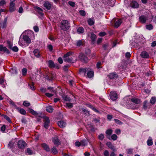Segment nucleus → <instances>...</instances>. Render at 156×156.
I'll list each match as a JSON object with an SVG mask.
<instances>
[{"label": "nucleus", "mask_w": 156, "mask_h": 156, "mask_svg": "<svg viewBox=\"0 0 156 156\" xmlns=\"http://www.w3.org/2000/svg\"><path fill=\"white\" fill-rule=\"evenodd\" d=\"M69 27V23L68 21L64 20L62 21L61 28L62 30L66 31L68 30Z\"/></svg>", "instance_id": "f257e3e1"}, {"label": "nucleus", "mask_w": 156, "mask_h": 156, "mask_svg": "<svg viewBox=\"0 0 156 156\" xmlns=\"http://www.w3.org/2000/svg\"><path fill=\"white\" fill-rule=\"evenodd\" d=\"M44 127L45 129H48L50 126V120L49 118L46 116H45L44 118Z\"/></svg>", "instance_id": "f03ea898"}, {"label": "nucleus", "mask_w": 156, "mask_h": 156, "mask_svg": "<svg viewBox=\"0 0 156 156\" xmlns=\"http://www.w3.org/2000/svg\"><path fill=\"white\" fill-rule=\"evenodd\" d=\"M79 57L81 61L83 62L87 63L89 60L88 58L83 54H80Z\"/></svg>", "instance_id": "7ed1b4c3"}, {"label": "nucleus", "mask_w": 156, "mask_h": 156, "mask_svg": "<svg viewBox=\"0 0 156 156\" xmlns=\"http://www.w3.org/2000/svg\"><path fill=\"white\" fill-rule=\"evenodd\" d=\"M26 143L23 140H19L17 143V145L19 148L23 149L26 145Z\"/></svg>", "instance_id": "20e7f679"}, {"label": "nucleus", "mask_w": 156, "mask_h": 156, "mask_svg": "<svg viewBox=\"0 0 156 156\" xmlns=\"http://www.w3.org/2000/svg\"><path fill=\"white\" fill-rule=\"evenodd\" d=\"M109 96L110 98L112 101H115L117 98V95L115 91H112L110 92Z\"/></svg>", "instance_id": "39448f33"}, {"label": "nucleus", "mask_w": 156, "mask_h": 156, "mask_svg": "<svg viewBox=\"0 0 156 156\" xmlns=\"http://www.w3.org/2000/svg\"><path fill=\"white\" fill-rule=\"evenodd\" d=\"M24 41H25L26 44H27V46L31 43V41L29 37L27 35H23V37Z\"/></svg>", "instance_id": "423d86ee"}, {"label": "nucleus", "mask_w": 156, "mask_h": 156, "mask_svg": "<svg viewBox=\"0 0 156 156\" xmlns=\"http://www.w3.org/2000/svg\"><path fill=\"white\" fill-rule=\"evenodd\" d=\"M16 9V8L15 6V3L13 2H12L10 3L9 10L10 12H12L15 11Z\"/></svg>", "instance_id": "0eeeda50"}, {"label": "nucleus", "mask_w": 156, "mask_h": 156, "mask_svg": "<svg viewBox=\"0 0 156 156\" xmlns=\"http://www.w3.org/2000/svg\"><path fill=\"white\" fill-rule=\"evenodd\" d=\"M18 44L20 45L21 46L25 47L27 46V44H26L25 41H24L23 39V38H21L20 37L18 42Z\"/></svg>", "instance_id": "6e6552de"}, {"label": "nucleus", "mask_w": 156, "mask_h": 156, "mask_svg": "<svg viewBox=\"0 0 156 156\" xmlns=\"http://www.w3.org/2000/svg\"><path fill=\"white\" fill-rule=\"evenodd\" d=\"M52 141L54 144L58 145L60 144V142L59 139L57 136H55L52 138Z\"/></svg>", "instance_id": "1a4fd4ad"}, {"label": "nucleus", "mask_w": 156, "mask_h": 156, "mask_svg": "<svg viewBox=\"0 0 156 156\" xmlns=\"http://www.w3.org/2000/svg\"><path fill=\"white\" fill-rule=\"evenodd\" d=\"M0 51L6 52L7 54H9L10 53L9 50L6 47L2 45H0Z\"/></svg>", "instance_id": "9d476101"}, {"label": "nucleus", "mask_w": 156, "mask_h": 156, "mask_svg": "<svg viewBox=\"0 0 156 156\" xmlns=\"http://www.w3.org/2000/svg\"><path fill=\"white\" fill-rule=\"evenodd\" d=\"M16 144V143L14 140L10 141L8 144V147L12 150L13 149Z\"/></svg>", "instance_id": "9b49d317"}, {"label": "nucleus", "mask_w": 156, "mask_h": 156, "mask_svg": "<svg viewBox=\"0 0 156 156\" xmlns=\"http://www.w3.org/2000/svg\"><path fill=\"white\" fill-rule=\"evenodd\" d=\"M131 7L133 8H136L139 7V4L137 2L133 1L130 3Z\"/></svg>", "instance_id": "f8f14e48"}, {"label": "nucleus", "mask_w": 156, "mask_h": 156, "mask_svg": "<svg viewBox=\"0 0 156 156\" xmlns=\"http://www.w3.org/2000/svg\"><path fill=\"white\" fill-rule=\"evenodd\" d=\"M67 57V60H65V59H66V58H65V57H63V59H64V60L65 62H73V60L74 59V58H75L74 56H73L71 57Z\"/></svg>", "instance_id": "ddd939ff"}, {"label": "nucleus", "mask_w": 156, "mask_h": 156, "mask_svg": "<svg viewBox=\"0 0 156 156\" xmlns=\"http://www.w3.org/2000/svg\"><path fill=\"white\" fill-rule=\"evenodd\" d=\"M44 6L48 10H50L51 8L52 5L48 2H46L44 4Z\"/></svg>", "instance_id": "4468645a"}, {"label": "nucleus", "mask_w": 156, "mask_h": 156, "mask_svg": "<svg viewBox=\"0 0 156 156\" xmlns=\"http://www.w3.org/2000/svg\"><path fill=\"white\" fill-rule=\"evenodd\" d=\"M58 124L60 128H63L66 126V122L63 121H60L58 122Z\"/></svg>", "instance_id": "2eb2a0df"}, {"label": "nucleus", "mask_w": 156, "mask_h": 156, "mask_svg": "<svg viewBox=\"0 0 156 156\" xmlns=\"http://www.w3.org/2000/svg\"><path fill=\"white\" fill-rule=\"evenodd\" d=\"M42 148L47 152L50 151V148L48 145L45 143H43L41 144Z\"/></svg>", "instance_id": "dca6fc26"}, {"label": "nucleus", "mask_w": 156, "mask_h": 156, "mask_svg": "<svg viewBox=\"0 0 156 156\" xmlns=\"http://www.w3.org/2000/svg\"><path fill=\"white\" fill-rule=\"evenodd\" d=\"M140 56L144 58H147L149 57L148 53L145 51L142 52L140 54Z\"/></svg>", "instance_id": "f3484780"}, {"label": "nucleus", "mask_w": 156, "mask_h": 156, "mask_svg": "<svg viewBox=\"0 0 156 156\" xmlns=\"http://www.w3.org/2000/svg\"><path fill=\"white\" fill-rule=\"evenodd\" d=\"M87 140H83L80 141L81 145L82 146H85L87 145L88 142H90V140L88 139H87Z\"/></svg>", "instance_id": "a211bd4d"}, {"label": "nucleus", "mask_w": 156, "mask_h": 156, "mask_svg": "<svg viewBox=\"0 0 156 156\" xmlns=\"http://www.w3.org/2000/svg\"><path fill=\"white\" fill-rule=\"evenodd\" d=\"M109 78L111 79H115L118 77V75L115 73H110L108 75Z\"/></svg>", "instance_id": "6ab92c4d"}, {"label": "nucleus", "mask_w": 156, "mask_h": 156, "mask_svg": "<svg viewBox=\"0 0 156 156\" xmlns=\"http://www.w3.org/2000/svg\"><path fill=\"white\" fill-rule=\"evenodd\" d=\"M122 21L121 20H118L116 21L114 24V27L115 28H117L122 23Z\"/></svg>", "instance_id": "aec40b11"}, {"label": "nucleus", "mask_w": 156, "mask_h": 156, "mask_svg": "<svg viewBox=\"0 0 156 156\" xmlns=\"http://www.w3.org/2000/svg\"><path fill=\"white\" fill-rule=\"evenodd\" d=\"M131 101L135 104H139L140 103V99L136 98H133L131 99Z\"/></svg>", "instance_id": "412c9836"}, {"label": "nucleus", "mask_w": 156, "mask_h": 156, "mask_svg": "<svg viewBox=\"0 0 156 156\" xmlns=\"http://www.w3.org/2000/svg\"><path fill=\"white\" fill-rule=\"evenodd\" d=\"M146 18L144 16H140L139 20V21L142 23H145Z\"/></svg>", "instance_id": "4be33fe9"}, {"label": "nucleus", "mask_w": 156, "mask_h": 156, "mask_svg": "<svg viewBox=\"0 0 156 156\" xmlns=\"http://www.w3.org/2000/svg\"><path fill=\"white\" fill-rule=\"evenodd\" d=\"M48 66L50 68H55L56 67L55 65L54 62L51 60H49L48 61ZM57 67H56L57 68Z\"/></svg>", "instance_id": "5701e85b"}, {"label": "nucleus", "mask_w": 156, "mask_h": 156, "mask_svg": "<svg viewBox=\"0 0 156 156\" xmlns=\"http://www.w3.org/2000/svg\"><path fill=\"white\" fill-rule=\"evenodd\" d=\"M97 38L96 35L94 34H91L90 38L92 43L94 44L95 41V40Z\"/></svg>", "instance_id": "b1692460"}, {"label": "nucleus", "mask_w": 156, "mask_h": 156, "mask_svg": "<svg viewBox=\"0 0 156 156\" xmlns=\"http://www.w3.org/2000/svg\"><path fill=\"white\" fill-rule=\"evenodd\" d=\"M46 110L47 112L49 113H51L53 112V109L52 106H49L46 107Z\"/></svg>", "instance_id": "393cba45"}, {"label": "nucleus", "mask_w": 156, "mask_h": 156, "mask_svg": "<svg viewBox=\"0 0 156 156\" xmlns=\"http://www.w3.org/2000/svg\"><path fill=\"white\" fill-rule=\"evenodd\" d=\"M35 56L37 57H39L40 56L39 51L37 49H35L33 51Z\"/></svg>", "instance_id": "a878e982"}, {"label": "nucleus", "mask_w": 156, "mask_h": 156, "mask_svg": "<svg viewBox=\"0 0 156 156\" xmlns=\"http://www.w3.org/2000/svg\"><path fill=\"white\" fill-rule=\"evenodd\" d=\"M88 69L87 68H81L80 69L79 72L80 73H83L85 75Z\"/></svg>", "instance_id": "bb28decb"}, {"label": "nucleus", "mask_w": 156, "mask_h": 156, "mask_svg": "<svg viewBox=\"0 0 156 156\" xmlns=\"http://www.w3.org/2000/svg\"><path fill=\"white\" fill-rule=\"evenodd\" d=\"M106 145L110 148L112 150H114V147L112 145L111 142H107L106 143Z\"/></svg>", "instance_id": "cd10ccee"}, {"label": "nucleus", "mask_w": 156, "mask_h": 156, "mask_svg": "<svg viewBox=\"0 0 156 156\" xmlns=\"http://www.w3.org/2000/svg\"><path fill=\"white\" fill-rule=\"evenodd\" d=\"M147 144L148 146H151L153 145V142L151 137H149V139L147 141Z\"/></svg>", "instance_id": "c85d7f7f"}, {"label": "nucleus", "mask_w": 156, "mask_h": 156, "mask_svg": "<svg viewBox=\"0 0 156 156\" xmlns=\"http://www.w3.org/2000/svg\"><path fill=\"white\" fill-rule=\"evenodd\" d=\"M77 32L79 34H82L84 32V29L82 27H80L77 29Z\"/></svg>", "instance_id": "c756f323"}, {"label": "nucleus", "mask_w": 156, "mask_h": 156, "mask_svg": "<svg viewBox=\"0 0 156 156\" xmlns=\"http://www.w3.org/2000/svg\"><path fill=\"white\" fill-rule=\"evenodd\" d=\"M6 19H5L4 22L2 23H0V27L2 28H4L6 26Z\"/></svg>", "instance_id": "7c9ffc66"}, {"label": "nucleus", "mask_w": 156, "mask_h": 156, "mask_svg": "<svg viewBox=\"0 0 156 156\" xmlns=\"http://www.w3.org/2000/svg\"><path fill=\"white\" fill-rule=\"evenodd\" d=\"M87 106L88 107L92 109L93 110L96 112H99L98 110H97L94 107H93L90 104H87Z\"/></svg>", "instance_id": "2f4dec72"}, {"label": "nucleus", "mask_w": 156, "mask_h": 156, "mask_svg": "<svg viewBox=\"0 0 156 156\" xmlns=\"http://www.w3.org/2000/svg\"><path fill=\"white\" fill-rule=\"evenodd\" d=\"M87 22L89 25L91 26L94 23V21L93 19L90 18L87 20Z\"/></svg>", "instance_id": "473e14b6"}, {"label": "nucleus", "mask_w": 156, "mask_h": 156, "mask_svg": "<svg viewBox=\"0 0 156 156\" xmlns=\"http://www.w3.org/2000/svg\"><path fill=\"white\" fill-rule=\"evenodd\" d=\"M94 72L92 71H89L87 73V76L89 78H91L93 76Z\"/></svg>", "instance_id": "72a5a7b5"}, {"label": "nucleus", "mask_w": 156, "mask_h": 156, "mask_svg": "<svg viewBox=\"0 0 156 156\" xmlns=\"http://www.w3.org/2000/svg\"><path fill=\"white\" fill-rule=\"evenodd\" d=\"M72 54V53L71 52H69L66 53V54H65L63 56V57H65V58H66V59H65V60H67V57H69L71 56Z\"/></svg>", "instance_id": "f704fd0d"}, {"label": "nucleus", "mask_w": 156, "mask_h": 156, "mask_svg": "<svg viewBox=\"0 0 156 156\" xmlns=\"http://www.w3.org/2000/svg\"><path fill=\"white\" fill-rule=\"evenodd\" d=\"M19 112L20 113L23 115H26V111L23 108H19Z\"/></svg>", "instance_id": "c9c22d12"}, {"label": "nucleus", "mask_w": 156, "mask_h": 156, "mask_svg": "<svg viewBox=\"0 0 156 156\" xmlns=\"http://www.w3.org/2000/svg\"><path fill=\"white\" fill-rule=\"evenodd\" d=\"M156 101V98L155 97H153L151 98L150 100V103L152 105L154 104Z\"/></svg>", "instance_id": "e433bc0d"}, {"label": "nucleus", "mask_w": 156, "mask_h": 156, "mask_svg": "<svg viewBox=\"0 0 156 156\" xmlns=\"http://www.w3.org/2000/svg\"><path fill=\"white\" fill-rule=\"evenodd\" d=\"M82 111L84 112V114L86 115H90V113L89 111L84 108H82Z\"/></svg>", "instance_id": "4c0bfd02"}, {"label": "nucleus", "mask_w": 156, "mask_h": 156, "mask_svg": "<svg viewBox=\"0 0 156 156\" xmlns=\"http://www.w3.org/2000/svg\"><path fill=\"white\" fill-rule=\"evenodd\" d=\"M63 99L65 101H69L70 99L68 96L66 95H64L62 97Z\"/></svg>", "instance_id": "58836bf2"}, {"label": "nucleus", "mask_w": 156, "mask_h": 156, "mask_svg": "<svg viewBox=\"0 0 156 156\" xmlns=\"http://www.w3.org/2000/svg\"><path fill=\"white\" fill-rule=\"evenodd\" d=\"M26 153H27V154L28 155H31L33 154L32 151L30 148H27V149Z\"/></svg>", "instance_id": "ea45409f"}, {"label": "nucleus", "mask_w": 156, "mask_h": 156, "mask_svg": "<svg viewBox=\"0 0 156 156\" xmlns=\"http://www.w3.org/2000/svg\"><path fill=\"white\" fill-rule=\"evenodd\" d=\"M51 152L54 154H55L58 153V151L55 147H54L51 149Z\"/></svg>", "instance_id": "a19ab883"}, {"label": "nucleus", "mask_w": 156, "mask_h": 156, "mask_svg": "<svg viewBox=\"0 0 156 156\" xmlns=\"http://www.w3.org/2000/svg\"><path fill=\"white\" fill-rule=\"evenodd\" d=\"M29 112L32 115H34L36 116L38 115V113L36 112H35L32 109H30L29 110Z\"/></svg>", "instance_id": "79ce46f5"}, {"label": "nucleus", "mask_w": 156, "mask_h": 156, "mask_svg": "<svg viewBox=\"0 0 156 156\" xmlns=\"http://www.w3.org/2000/svg\"><path fill=\"white\" fill-rule=\"evenodd\" d=\"M146 28L147 29L151 30L153 29V27L151 24H150L146 25Z\"/></svg>", "instance_id": "37998d69"}, {"label": "nucleus", "mask_w": 156, "mask_h": 156, "mask_svg": "<svg viewBox=\"0 0 156 156\" xmlns=\"http://www.w3.org/2000/svg\"><path fill=\"white\" fill-rule=\"evenodd\" d=\"M34 83L33 82H32L30 84H29L28 85L30 88L32 90H34L35 89V87L34 86Z\"/></svg>", "instance_id": "c03bdc74"}, {"label": "nucleus", "mask_w": 156, "mask_h": 156, "mask_svg": "<svg viewBox=\"0 0 156 156\" xmlns=\"http://www.w3.org/2000/svg\"><path fill=\"white\" fill-rule=\"evenodd\" d=\"M114 120L115 122L118 124L121 125L123 124V122H122L118 119H114Z\"/></svg>", "instance_id": "a18cd8bd"}, {"label": "nucleus", "mask_w": 156, "mask_h": 156, "mask_svg": "<svg viewBox=\"0 0 156 156\" xmlns=\"http://www.w3.org/2000/svg\"><path fill=\"white\" fill-rule=\"evenodd\" d=\"M11 71L12 74H16L17 73V69L15 67L12 68Z\"/></svg>", "instance_id": "49530a36"}, {"label": "nucleus", "mask_w": 156, "mask_h": 156, "mask_svg": "<svg viewBox=\"0 0 156 156\" xmlns=\"http://www.w3.org/2000/svg\"><path fill=\"white\" fill-rule=\"evenodd\" d=\"M112 133V130L111 129H109L107 130L106 133L108 135H110Z\"/></svg>", "instance_id": "de8ad7c7"}, {"label": "nucleus", "mask_w": 156, "mask_h": 156, "mask_svg": "<svg viewBox=\"0 0 156 156\" xmlns=\"http://www.w3.org/2000/svg\"><path fill=\"white\" fill-rule=\"evenodd\" d=\"M117 136L115 134H113L111 136V138L113 140H115L117 139Z\"/></svg>", "instance_id": "09e8293b"}, {"label": "nucleus", "mask_w": 156, "mask_h": 156, "mask_svg": "<svg viewBox=\"0 0 156 156\" xmlns=\"http://www.w3.org/2000/svg\"><path fill=\"white\" fill-rule=\"evenodd\" d=\"M147 102L146 101H144L143 103V108L144 110H146L147 107Z\"/></svg>", "instance_id": "8fccbe9b"}, {"label": "nucleus", "mask_w": 156, "mask_h": 156, "mask_svg": "<svg viewBox=\"0 0 156 156\" xmlns=\"http://www.w3.org/2000/svg\"><path fill=\"white\" fill-rule=\"evenodd\" d=\"M23 105L24 106L26 107H28L30 105V103L26 101H25L23 102Z\"/></svg>", "instance_id": "3c124183"}, {"label": "nucleus", "mask_w": 156, "mask_h": 156, "mask_svg": "<svg viewBox=\"0 0 156 156\" xmlns=\"http://www.w3.org/2000/svg\"><path fill=\"white\" fill-rule=\"evenodd\" d=\"M133 149L132 148H129L126 150V152L128 154H131L133 152Z\"/></svg>", "instance_id": "603ef678"}, {"label": "nucleus", "mask_w": 156, "mask_h": 156, "mask_svg": "<svg viewBox=\"0 0 156 156\" xmlns=\"http://www.w3.org/2000/svg\"><path fill=\"white\" fill-rule=\"evenodd\" d=\"M104 137V135L102 133L101 134L98 136V138L100 140H102Z\"/></svg>", "instance_id": "864d4df0"}, {"label": "nucleus", "mask_w": 156, "mask_h": 156, "mask_svg": "<svg viewBox=\"0 0 156 156\" xmlns=\"http://www.w3.org/2000/svg\"><path fill=\"white\" fill-rule=\"evenodd\" d=\"M4 118L9 123H11V121L10 118L6 115L4 116Z\"/></svg>", "instance_id": "5fc2aeb1"}, {"label": "nucleus", "mask_w": 156, "mask_h": 156, "mask_svg": "<svg viewBox=\"0 0 156 156\" xmlns=\"http://www.w3.org/2000/svg\"><path fill=\"white\" fill-rule=\"evenodd\" d=\"M79 13L80 15L84 16L86 15V12L84 11L83 10H81L79 11Z\"/></svg>", "instance_id": "6e6d98bb"}, {"label": "nucleus", "mask_w": 156, "mask_h": 156, "mask_svg": "<svg viewBox=\"0 0 156 156\" xmlns=\"http://www.w3.org/2000/svg\"><path fill=\"white\" fill-rule=\"evenodd\" d=\"M27 73V70L26 68H23L22 70V74L23 75H25Z\"/></svg>", "instance_id": "4d7b16f0"}, {"label": "nucleus", "mask_w": 156, "mask_h": 156, "mask_svg": "<svg viewBox=\"0 0 156 156\" xmlns=\"http://www.w3.org/2000/svg\"><path fill=\"white\" fill-rule=\"evenodd\" d=\"M10 104L12 105L13 106H14L17 109H19V108L17 107L16 105L14 103L13 101H11L10 102Z\"/></svg>", "instance_id": "13d9d810"}, {"label": "nucleus", "mask_w": 156, "mask_h": 156, "mask_svg": "<svg viewBox=\"0 0 156 156\" xmlns=\"http://www.w3.org/2000/svg\"><path fill=\"white\" fill-rule=\"evenodd\" d=\"M11 49L15 52H17L18 51V48L16 46H14L13 47H12Z\"/></svg>", "instance_id": "bf43d9fd"}, {"label": "nucleus", "mask_w": 156, "mask_h": 156, "mask_svg": "<svg viewBox=\"0 0 156 156\" xmlns=\"http://www.w3.org/2000/svg\"><path fill=\"white\" fill-rule=\"evenodd\" d=\"M7 44L8 45L9 47V48L10 49H11L12 48V44L10 42V41H8L7 42Z\"/></svg>", "instance_id": "052dcab7"}, {"label": "nucleus", "mask_w": 156, "mask_h": 156, "mask_svg": "<svg viewBox=\"0 0 156 156\" xmlns=\"http://www.w3.org/2000/svg\"><path fill=\"white\" fill-rule=\"evenodd\" d=\"M82 44V42L81 40H79L77 41L76 42V45L77 46L79 47Z\"/></svg>", "instance_id": "680f3d73"}, {"label": "nucleus", "mask_w": 156, "mask_h": 156, "mask_svg": "<svg viewBox=\"0 0 156 156\" xmlns=\"http://www.w3.org/2000/svg\"><path fill=\"white\" fill-rule=\"evenodd\" d=\"M75 146L77 147H79L81 145V144L80 142H79L78 141H76L75 143Z\"/></svg>", "instance_id": "e2e57ef3"}, {"label": "nucleus", "mask_w": 156, "mask_h": 156, "mask_svg": "<svg viewBox=\"0 0 156 156\" xmlns=\"http://www.w3.org/2000/svg\"><path fill=\"white\" fill-rule=\"evenodd\" d=\"M104 155L105 156H109L108 151L107 150H105L104 152Z\"/></svg>", "instance_id": "0e129e2a"}, {"label": "nucleus", "mask_w": 156, "mask_h": 156, "mask_svg": "<svg viewBox=\"0 0 156 156\" xmlns=\"http://www.w3.org/2000/svg\"><path fill=\"white\" fill-rule=\"evenodd\" d=\"M34 29L36 32H38L39 31V28L37 26H34Z\"/></svg>", "instance_id": "69168bd1"}, {"label": "nucleus", "mask_w": 156, "mask_h": 156, "mask_svg": "<svg viewBox=\"0 0 156 156\" xmlns=\"http://www.w3.org/2000/svg\"><path fill=\"white\" fill-rule=\"evenodd\" d=\"M6 126L5 125H3L1 128V130L2 132H4L5 130Z\"/></svg>", "instance_id": "338daca9"}, {"label": "nucleus", "mask_w": 156, "mask_h": 156, "mask_svg": "<svg viewBox=\"0 0 156 156\" xmlns=\"http://www.w3.org/2000/svg\"><path fill=\"white\" fill-rule=\"evenodd\" d=\"M108 46V43H106L104 44L103 45V47L104 50H107V48Z\"/></svg>", "instance_id": "774afa93"}]
</instances>
